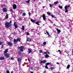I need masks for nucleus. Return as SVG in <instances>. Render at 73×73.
Instances as JSON below:
<instances>
[{"label":"nucleus","instance_id":"nucleus-1","mask_svg":"<svg viewBox=\"0 0 73 73\" xmlns=\"http://www.w3.org/2000/svg\"><path fill=\"white\" fill-rule=\"evenodd\" d=\"M18 49L20 50V51H19V52H18V53L19 55H21V52H23V51H24L23 49H24V46H22L20 47H19Z\"/></svg>","mask_w":73,"mask_h":73},{"label":"nucleus","instance_id":"nucleus-2","mask_svg":"<svg viewBox=\"0 0 73 73\" xmlns=\"http://www.w3.org/2000/svg\"><path fill=\"white\" fill-rule=\"evenodd\" d=\"M21 41V39L20 38H18L16 39H14L13 40L14 44H17V42H18V41L20 42Z\"/></svg>","mask_w":73,"mask_h":73},{"label":"nucleus","instance_id":"nucleus-3","mask_svg":"<svg viewBox=\"0 0 73 73\" xmlns=\"http://www.w3.org/2000/svg\"><path fill=\"white\" fill-rule=\"evenodd\" d=\"M10 25L9 23L8 22H7L5 24V26L7 28H9L11 27V25Z\"/></svg>","mask_w":73,"mask_h":73},{"label":"nucleus","instance_id":"nucleus-4","mask_svg":"<svg viewBox=\"0 0 73 73\" xmlns=\"http://www.w3.org/2000/svg\"><path fill=\"white\" fill-rule=\"evenodd\" d=\"M14 26H15V27L16 29V28H17L18 26H17V23H16V22H15L14 23Z\"/></svg>","mask_w":73,"mask_h":73},{"label":"nucleus","instance_id":"nucleus-5","mask_svg":"<svg viewBox=\"0 0 73 73\" xmlns=\"http://www.w3.org/2000/svg\"><path fill=\"white\" fill-rule=\"evenodd\" d=\"M3 12L6 13L8 11V10L6 8H4L3 9Z\"/></svg>","mask_w":73,"mask_h":73},{"label":"nucleus","instance_id":"nucleus-6","mask_svg":"<svg viewBox=\"0 0 73 73\" xmlns=\"http://www.w3.org/2000/svg\"><path fill=\"white\" fill-rule=\"evenodd\" d=\"M7 44L9 46H11V45H13V44H12V43L11 42H7Z\"/></svg>","mask_w":73,"mask_h":73},{"label":"nucleus","instance_id":"nucleus-7","mask_svg":"<svg viewBox=\"0 0 73 73\" xmlns=\"http://www.w3.org/2000/svg\"><path fill=\"white\" fill-rule=\"evenodd\" d=\"M42 17H43V20H45L46 19V17H45V14H43L42 15Z\"/></svg>","mask_w":73,"mask_h":73},{"label":"nucleus","instance_id":"nucleus-8","mask_svg":"<svg viewBox=\"0 0 73 73\" xmlns=\"http://www.w3.org/2000/svg\"><path fill=\"white\" fill-rule=\"evenodd\" d=\"M56 30L57 31L58 34V35H59V34H60V32H61V30H60L58 29V28H57L56 29Z\"/></svg>","mask_w":73,"mask_h":73},{"label":"nucleus","instance_id":"nucleus-9","mask_svg":"<svg viewBox=\"0 0 73 73\" xmlns=\"http://www.w3.org/2000/svg\"><path fill=\"white\" fill-rule=\"evenodd\" d=\"M4 56H5L6 58L9 57V55L8 54H4Z\"/></svg>","mask_w":73,"mask_h":73},{"label":"nucleus","instance_id":"nucleus-10","mask_svg":"<svg viewBox=\"0 0 73 73\" xmlns=\"http://www.w3.org/2000/svg\"><path fill=\"white\" fill-rule=\"evenodd\" d=\"M22 60V58L21 57H19L18 58V62H21Z\"/></svg>","mask_w":73,"mask_h":73},{"label":"nucleus","instance_id":"nucleus-11","mask_svg":"<svg viewBox=\"0 0 73 73\" xmlns=\"http://www.w3.org/2000/svg\"><path fill=\"white\" fill-rule=\"evenodd\" d=\"M46 60H44L43 61H41V62H40V64H41L42 63H45L46 62Z\"/></svg>","mask_w":73,"mask_h":73},{"label":"nucleus","instance_id":"nucleus-12","mask_svg":"<svg viewBox=\"0 0 73 73\" xmlns=\"http://www.w3.org/2000/svg\"><path fill=\"white\" fill-rule=\"evenodd\" d=\"M16 8H17L16 5L15 4H14L13 5V9H16Z\"/></svg>","mask_w":73,"mask_h":73},{"label":"nucleus","instance_id":"nucleus-13","mask_svg":"<svg viewBox=\"0 0 73 73\" xmlns=\"http://www.w3.org/2000/svg\"><path fill=\"white\" fill-rule=\"evenodd\" d=\"M27 41H29V42H31V41L32 40L31 39V38H27Z\"/></svg>","mask_w":73,"mask_h":73},{"label":"nucleus","instance_id":"nucleus-14","mask_svg":"<svg viewBox=\"0 0 73 73\" xmlns=\"http://www.w3.org/2000/svg\"><path fill=\"white\" fill-rule=\"evenodd\" d=\"M28 50L29 54L31 53L32 52V51H31V50L29 48H28Z\"/></svg>","mask_w":73,"mask_h":73},{"label":"nucleus","instance_id":"nucleus-15","mask_svg":"<svg viewBox=\"0 0 73 73\" xmlns=\"http://www.w3.org/2000/svg\"><path fill=\"white\" fill-rule=\"evenodd\" d=\"M8 49H6L5 50L4 52V53H7L8 52Z\"/></svg>","mask_w":73,"mask_h":73},{"label":"nucleus","instance_id":"nucleus-16","mask_svg":"<svg viewBox=\"0 0 73 73\" xmlns=\"http://www.w3.org/2000/svg\"><path fill=\"white\" fill-rule=\"evenodd\" d=\"M46 33L47 34V35H48V36L49 37H51V36H50V34H49V33H48V32H47V31H46Z\"/></svg>","mask_w":73,"mask_h":73},{"label":"nucleus","instance_id":"nucleus-17","mask_svg":"<svg viewBox=\"0 0 73 73\" xmlns=\"http://www.w3.org/2000/svg\"><path fill=\"white\" fill-rule=\"evenodd\" d=\"M4 60V58L2 57H0V60Z\"/></svg>","mask_w":73,"mask_h":73},{"label":"nucleus","instance_id":"nucleus-18","mask_svg":"<svg viewBox=\"0 0 73 73\" xmlns=\"http://www.w3.org/2000/svg\"><path fill=\"white\" fill-rule=\"evenodd\" d=\"M22 16H26V13H23Z\"/></svg>","mask_w":73,"mask_h":73},{"label":"nucleus","instance_id":"nucleus-19","mask_svg":"<svg viewBox=\"0 0 73 73\" xmlns=\"http://www.w3.org/2000/svg\"><path fill=\"white\" fill-rule=\"evenodd\" d=\"M30 1H31V0H28L27 1H26L25 2L26 3H29V2H30Z\"/></svg>","mask_w":73,"mask_h":73},{"label":"nucleus","instance_id":"nucleus-20","mask_svg":"<svg viewBox=\"0 0 73 73\" xmlns=\"http://www.w3.org/2000/svg\"><path fill=\"white\" fill-rule=\"evenodd\" d=\"M5 19H8V14H7L6 15Z\"/></svg>","mask_w":73,"mask_h":73},{"label":"nucleus","instance_id":"nucleus-21","mask_svg":"<svg viewBox=\"0 0 73 73\" xmlns=\"http://www.w3.org/2000/svg\"><path fill=\"white\" fill-rule=\"evenodd\" d=\"M45 57L46 58H48V57H49V56L48 54H46L45 55Z\"/></svg>","mask_w":73,"mask_h":73},{"label":"nucleus","instance_id":"nucleus-22","mask_svg":"<svg viewBox=\"0 0 73 73\" xmlns=\"http://www.w3.org/2000/svg\"><path fill=\"white\" fill-rule=\"evenodd\" d=\"M50 65V63L49 62H48L46 63V65L48 66V65Z\"/></svg>","mask_w":73,"mask_h":73},{"label":"nucleus","instance_id":"nucleus-23","mask_svg":"<svg viewBox=\"0 0 73 73\" xmlns=\"http://www.w3.org/2000/svg\"><path fill=\"white\" fill-rule=\"evenodd\" d=\"M31 22H32V23H35V21H36L35 20L31 19Z\"/></svg>","mask_w":73,"mask_h":73},{"label":"nucleus","instance_id":"nucleus-24","mask_svg":"<svg viewBox=\"0 0 73 73\" xmlns=\"http://www.w3.org/2000/svg\"><path fill=\"white\" fill-rule=\"evenodd\" d=\"M35 23L36 24H37L38 25H40V24H39V22L38 21L36 22Z\"/></svg>","mask_w":73,"mask_h":73},{"label":"nucleus","instance_id":"nucleus-25","mask_svg":"<svg viewBox=\"0 0 73 73\" xmlns=\"http://www.w3.org/2000/svg\"><path fill=\"white\" fill-rule=\"evenodd\" d=\"M58 3V1H56L54 3V4H57Z\"/></svg>","mask_w":73,"mask_h":73},{"label":"nucleus","instance_id":"nucleus-26","mask_svg":"<svg viewBox=\"0 0 73 73\" xmlns=\"http://www.w3.org/2000/svg\"><path fill=\"white\" fill-rule=\"evenodd\" d=\"M25 28V27H24V26H22V30H23V31H24Z\"/></svg>","mask_w":73,"mask_h":73},{"label":"nucleus","instance_id":"nucleus-27","mask_svg":"<svg viewBox=\"0 0 73 73\" xmlns=\"http://www.w3.org/2000/svg\"><path fill=\"white\" fill-rule=\"evenodd\" d=\"M70 68V65H68L67 67V69H69Z\"/></svg>","mask_w":73,"mask_h":73},{"label":"nucleus","instance_id":"nucleus-28","mask_svg":"<svg viewBox=\"0 0 73 73\" xmlns=\"http://www.w3.org/2000/svg\"><path fill=\"white\" fill-rule=\"evenodd\" d=\"M59 8H60V9H62V7L61 6H59Z\"/></svg>","mask_w":73,"mask_h":73},{"label":"nucleus","instance_id":"nucleus-29","mask_svg":"<svg viewBox=\"0 0 73 73\" xmlns=\"http://www.w3.org/2000/svg\"><path fill=\"white\" fill-rule=\"evenodd\" d=\"M47 15H50L51 14H50V13L49 12H47Z\"/></svg>","mask_w":73,"mask_h":73},{"label":"nucleus","instance_id":"nucleus-30","mask_svg":"<svg viewBox=\"0 0 73 73\" xmlns=\"http://www.w3.org/2000/svg\"><path fill=\"white\" fill-rule=\"evenodd\" d=\"M54 69V67H51L50 68V69L51 70H53Z\"/></svg>","mask_w":73,"mask_h":73},{"label":"nucleus","instance_id":"nucleus-31","mask_svg":"<svg viewBox=\"0 0 73 73\" xmlns=\"http://www.w3.org/2000/svg\"><path fill=\"white\" fill-rule=\"evenodd\" d=\"M68 12V10L67 9H66L65 11V13H67V12Z\"/></svg>","mask_w":73,"mask_h":73},{"label":"nucleus","instance_id":"nucleus-32","mask_svg":"<svg viewBox=\"0 0 73 73\" xmlns=\"http://www.w3.org/2000/svg\"><path fill=\"white\" fill-rule=\"evenodd\" d=\"M43 44L44 45H46V42H43Z\"/></svg>","mask_w":73,"mask_h":73},{"label":"nucleus","instance_id":"nucleus-33","mask_svg":"<svg viewBox=\"0 0 73 73\" xmlns=\"http://www.w3.org/2000/svg\"><path fill=\"white\" fill-rule=\"evenodd\" d=\"M64 9H65V10L67 9H68V7H66V6H65Z\"/></svg>","mask_w":73,"mask_h":73},{"label":"nucleus","instance_id":"nucleus-34","mask_svg":"<svg viewBox=\"0 0 73 73\" xmlns=\"http://www.w3.org/2000/svg\"><path fill=\"white\" fill-rule=\"evenodd\" d=\"M45 68L46 69H48V66H46H46H45Z\"/></svg>","mask_w":73,"mask_h":73},{"label":"nucleus","instance_id":"nucleus-35","mask_svg":"<svg viewBox=\"0 0 73 73\" xmlns=\"http://www.w3.org/2000/svg\"><path fill=\"white\" fill-rule=\"evenodd\" d=\"M1 48L3 49L4 48V44H2L1 45Z\"/></svg>","mask_w":73,"mask_h":73},{"label":"nucleus","instance_id":"nucleus-36","mask_svg":"<svg viewBox=\"0 0 73 73\" xmlns=\"http://www.w3.org/2000/svg\"><path fill=\"white\" fill-rule=\"evenodd\" d=\"M39 52L40 53H42V52H42V50H40L39 51Z\"/></svg>","mask_w":73,"mask_h":73},{"label":"nucleus","instance_id":"nucleus-37","mask_svg":"<svg viewBox=\"0 0 73 73\" xmlns=\"http://www.w3.org/2000/svg\"><path fill=\"white\" fill-rule=\"evenodd\" d=\"M6 73H10V72L8 70L6 71Z\"/></svg>","mask_w":73,"mask_h":73},{"label":"nucleus","instance_id":"nucleus-38","mask_svg":"<svg viewBox=\"0 0 73 73\" xmlns=\"http://www.w3.org/2000/svg\"><path fill=\"white\" fill-rule=\"evenodd\" d=\"M10 12H13V10L12 9H10Z\"/></svg>","mask_w":73,"mask_h":73},{"label":"nucleus","instance_id":"nucleus-39","mask_svg":"<svg viewBox=\"0 0 73 73\" xmlns=\"http://www.w3.org/2000/svg\"><path fill=\"white\" fill-rule=\"evenodd\" d=\"M49 5H50V8H51L52 7V4H49Z\"/></svg>","mask_w":73,"mask_h":73},{"label":"nucleus","instance_id":"nucleus-40","mask_svg":"<svg viewBox=\"0 0 73 73\" xmlns=\"http://www.w3.org/2000/svg\"><path fill=\"white\" fill-rule=\"evenodd\" d=\"M51 15V17H53H53H54V16L53 15Z\"/></svg>","mask_w":73,"mask_h":73},{"label":"nucleus","instance_id":"nucleus-41","mask_svg":"<svg viewBox=\"0 0 73 73\" xmlns=\"http://www.w3.org/2000/svg\"><path fill=\"white\" fill-rule=\"evenodd\" d=\"M27 35H28H28H29V33L28 32H27Z\"/></svg>","mask_w":73,"mask_h":73},{"label":"nucleus","instance_id":"nucleus-42","mask_svg":"<svg viewBox=\"0 0 73 73\" xmlns=\"http://www.w3.org/2000/svg\"><path fill=\"white\" fill-rule=\"evenodd\" d=\"M14 59V58L13 57L11 58V59L12 60H13Z\"/></svg>","mask_w":73,"mask_h":73},{"label":"nucleus","instance_id":"nucleus-43","mask_svg":"<svg viewBox=\"0 0 73 73\" xmlns=\"http://www.w3.org/2000/svg\"><path fill=\"white\" fill-rule=\"evenodd\" d=\"M3 42H0V45H1V44H3Z\"/></svg>","mask_w":73,"mask_h":73},{"label":"nucleus","instance_id":"nucleus-44","mask_svg":"<svg viewBox=\"0 0 73 73\" xmlns=\"http://www.w3.org/2000/svg\"><path fill=\"white\" fill-rule=\"evenodd\" d=\"M44 54H47V52H44Z\"/></svg>","mask_w":73,"mask_h":73},{"label":"nucleus","instance_id":"nucleus-45","mask_svg":"<svg viewBox=\"0 0 73 73\" xmlns=\"http://www.w3.org/2000/svg\"><path fill=\"white\" fill-rule=\"evenodd\" d=\"M29 13V16H31V13L29 12V13Z\"/></svg>","mask_w":73,"mask_h":73},{"label":"nucleus","instance_id":"nucleus-46","mask_svg":"<svg viewBox=\"0 0 73 73\" xmlns=\"http://www.w3.org/2000/svg\"><path fill=\"white\" fill-rule=\"evenodd\" d=\"M47 53H48V54H50V53L49 52L47 51Z\"/></svg>","mask_w":73,"mask_h":73},{"label":"nucleus","instance_id":"nucleus-47","mask_svg":"<svg viewBox=\"0 0 73 73\" xmlns=\"http://www.w3.org/2000/svg\"><path fill=\"white\" fill-rule=\"evenodd\" d=\"M28 60L29 61H30V59H29V58H28Z\"/></svg>","mask_w":73,"mask_h":73},{"label":"nucleus","instance_id":"nucleus-48","mask_svg":"<svg viewBox=\"0 0 73 73\" xmlns=\"http://www.w3.org/2000/svg\"><path fill=\"white\" fill-rule=\"evenodd\" d=\"M9 24H11L12 23V21H10Z\"/></svg>","mask_w":73,"mask_h":73},{"label":"nucleus","instance_id":"nucleus-49","mask_svg":"<svg viewBox=\"0 0 73 73\" xmlns=\"http://www.w3.org/2000/svg\"><path fill=\"white\" fill-rule=\"evenodd\" d=\"M43 73H46V70H45L43 72Z\"/></svg>","mask_w":73,"mask_h":73},{"label":"nucleus","instance_id":"nucleus-50","mask_svg":"<svg viewBox=\"0 0 73 73\" xmlns=\"http://www.w3.org/2000/svg\"><path fill=\"white\" fill-rule=\"evenodd\" d=\"M58 52H59L60 53H61V51L60 50H58Z\"/></svg>","mask_w":73,"mask_h":73},{"label":"nucleus","instance_id":"nucleus-51","mask_svg":"<svg viewBox=\"0 0 73 73\" xmlns=\"http://www.w3.org/2000/svg\"><path fill=\"white\" fill-rule=\"evenodd\" d=\"M66 7H70V5H68V6H66Z\"/></svg>","mask_w":73,"mask_h":73},{"label":"nucleus","instance_id":"nucleus-52","mask_svg":"<svg viewBox=\"0 0 73 73\" xmlns=\"http://www.w3.org/2000/svg\"><path fill=\"white\" fill-rule=\"evenodd\" d=\"M31 70H32V69H33V67L31 68Z\"/></svg>","mask_w":73,"mask_h":73},{"label":"nucleus","instance_id":"nucleus-53","mask_svg":"<svg viewBox=\"0 0 73 73\" xmlns=\"http://www.w3.org/2000/svg\"><path fill=\"white\" fill-rule=\"evenodd\" d=\"M72 55H73V49L72 50Z\"/></svg>","mask_w":73,"mask_h":73},{"label":"nucleus","instance_id":"nucleus-54","mask_svg":"<svg viewBox=\"0 0 73 73\" xmlns=\"http://www.w3.org/2000/svg\"><path fill=\"white\" fill-rule=\"evenodd\" d=\"M56 64H58V65H59V63H58V62H57Z\"/></svg>","mask_w":73,"mask_h":73},{"label":"nucleus","instance_id":"nucleus-55","mask_svg":"<svg viewBox=\"0 0 73 73\" xmlns=\"http://www.w3.org/2000/svg\"><path fill=\"white\" fill-rule=\"evenodd\" d=\"M11 73H13V71H12Z\"/></svg>","mask_w":73,"mask_h":73},{"label":"nucleus","instance_id":"nucleus-56","mask_svg":"<svg viewBox=\"0 0 73 73\" xmlns=\"http://www.w3.org/2000/svg\"><path fill=\"white\" fill-rule=\"evenodd\" d=\"M30 73H33V72L31 71Z\"/></svg>","mask_w":73,"mask_h":73},{"label":"nucleus","instance_id":"nucleus-57","mask_svg":"<svg viewBox=\"0 0 73 73\" xmlns=\"http://www.w3.org/2000/svg\"><path fill=\"white\" fill-rule=\"evenodd\" d=\"M42 7L44 9L45 8V7L44 6H42Z\"/></svg>","mask_w":73,"mask_h":73},{"label":"nucleus","instance_id":"nucleus-58","mask_svg":"<svg viewBox=\"0 0 73 73\" xmlns=\"http://www.w3.org/2000/svg\"><path fill=\"white\" fill-rule=\"evenodd\" d=\"M33 1H36V0H32Z\"/></svg>","mask_w":73,"mask_h":73},{"label":"nucleus","instance_id":"nucleus-59","mask_svg":"<svg viewBox=\"0 0 73 73\" xmlns=\"http://www.w3.org/2000/svg\"><path fill=\"white\" fill-rule=\"evenodd\" d=\"M6 14H7V13H6Z\"/></svg>","mask_w":73,"mask_h":73}]
</instances>
